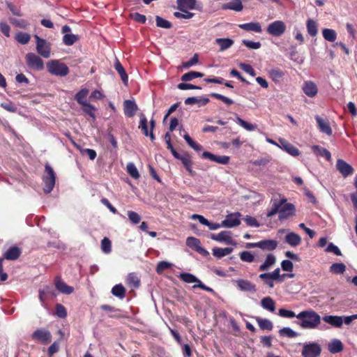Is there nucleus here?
<instances>
[{
    "mask_svg": "<svg viewBox=\"0 0 357 357\" xmlns=\"http://www.w3.org/2000/svg\"><path fill=\"white\" fill-rule=\"evenodd\" d=\"M301 321L299 326L304 329L316 328L321 322V317L315 311L310 310L302 311L296 315Z\"/></svg>",
    "mask_w": 357,
    "mask_h": 357,
    "instance_id": "nucleus-1",
    "label": "nucleus"
},
{
    "mask_svg": "<svg viewBox=\"0 0 357 357\" xmlns=\"http://www.w3.org/2000/svg\"><path fill=\"white\" fill-rule=\"evenodd\" d=\"M55 181L56 174L50 164L47 163L45 166V174L43 177L45 193L48 194L52 192L55 185Z\"/></svg>",
    "mask_w": 357,
    "mask_h": 357,
    "instance_id": "nucleus-2",
    "label": "nucleus"
},
{
    "mask_svg": "<svg viewBox=\"0 0 357 357\" xmlns=\"http://www.w3.org/2000/svg\"><path fill=\"white\" fill-rule=\"evenodd\" d=\"M48 72L54 75L64 77L69 73L68 66L58 60H52L47 63Z\"/></svg>",
    "mask_w": 357,
    "mask_h": 357,
    "instance_id": "nucleus-3",
    "label": "nucleus"
},
{
    "mask_svg": "<svg viewBox=\"0 0 357 357\" xmlns=\"http://www.w3.org/2000/svg\"><path fill=\"white\" fill-rule=\"evenodd\" d=\"M26 62L28 67L33 70L40 71L44 68V63L40 57L34 53H28L26 55Z\"/></svg>",
    "mask_w": 357,
    "mask_h": 357,
    "instance_id": "nucleus-4",
    "label": "nucleus"
},
{
    "mask_svg": "<svg viewBox=\"0 0 357 357\" xmlns=\"http://www.w3.org/2000/svg\"><path fill=\"white\" fill-rule=\"evenodd\" d=\"M286 31V24L281 20H276L269 24L266 31L274 37L281 36Z\"/></svg>",
    "mask_w": 357,
    "mask_h": 357,
    "instance_id": "nucleus-5",
    "label": "nucleus"
},
{
    "mask_svg": "<svg viewBox=\"0 0 357 357\" xmlns=\"http://www.w3.org/2000/svg\"><path fill=\"white\" fill-rule=\"evenodd\" d=\"M35 38L36 40V50L38 53L44 58H49L50 56V44L37 35L35 36Z\"/></svg>",
    "mask_w": 357,
    "mask_h": 357,
    "instance_id": "nucleus-6",
    "label": "nucleus"
},
{
    "mask_svg": "<svg viewBox=\"0 0 357 357\" xmlns=\"http://www.w3.org/2000/svg\"><path fill=\"white\" fill-rule=\"evenodd\" d=\"M33 340H35L43 344H47L52 340L50 332L44 328H39L35 331L31 335Z\"/></svg>",
    "mask_w": 357,
    "mask_h": 357,
    "instance_id": "nucleus-7",
    "label": "nucleus"
},
{
    "mask_svg": "<svg viewBox=\"0 0 357 357\" xmlns=\"http://www.w3.org/2000/svg\"><path fill=\"white\" fill-rule=\"evenodd\" d=\"M320 354L321 347L318 344L312 342L303 344L302 350L303 357H317Z\"/></svg>",
    "mask_w": 357,
    "mask_h": 357,
    "instance_id": "nucleus-8",
    "label": "nucleus"
},
{
    "mask_svg": "<svg viewBox=\"0 0 357 357\" xmlns=\"http://www.w3.org/2000/svg\"><path fill=\"white\" fill-rule=\"evenodd\" d=\"M150 126H151V131H150V132H149L148 126H147V119H146V116L143 114H142L140 115V121H139V128H141L143 134L145 136H146V137L149 136L150 139L152 141H153L155 139V135L153 132V128L155 127V120L154 119H151L150 121Z\"/></svg>",
    "mask_w": 357,
    "mask_h": 357,
    "instance_id": "nucleus-9",
    "label": "nucleus"
},
{
    "mask_svg": "<svg viewBox=\"0 0 357 357\" xmlns=\"http://www.w3.org/2000/svg\"><path fill=\"white\" fill-rule=\"evenodd\" d=\"M295 211L296 209L294 205L286 202L282 206H280L279 220H285L294 215Z\"/></svg>",
    "mask_w": 357,
    "mask_h": 357,
    "instance_id": "nucleus-10",
    "label": "nucleus"
},
{
    "mask_svg": "<svg viewBox=\"0 0 357 357\" xmlns=\"http://www.w3.org/2000/svg\"><path fill=\"white\" fill-rule=\"evenodd\" d=\"M211 238L221 243H225L227 245H236V243L231 238L230 231H222L218 234H211Z\"/></svg>",
    "mask_w": 357,
    "mask_h": 357,
    "instance_id": "nucleus-11",
    "label": "nucleus"
},
{
    "mask_svg": "<svg viewBox=\"0 0 357 357\" xmlns=\"http://www.w3.org/2000/svg\"><path fill=\"white\" fill-rule=\"evenodd\" d=\"M239 213H231L227 215L225 219L222 221L223 227L232 228L240 225Z\"/></svg>",
    "mask_w": 357,
    "mask_h": 357,
    "instance_id": "nucleus-12",
    "label": "nucleus"
},
{
    "mask_svg": "<svg viewBox=\"0 0 357 357\" xmlns=\"http://www.w3.org/2000/svg\"><path fill=\"white\" fill-rule=\"evenodd\" d=\"M336 168L344 177H347L354 172L353 167L342 159H338L337 160Z\"/></svg>",
    "mask_w": 357,
    "mask_h": 357,
    "instance_id": "nucleus-13",
    "label": "nucleus"
},
{
    "mask_svg": "<svg viewBox=\"0 0 357 357\" xmlns=\"http://www.w3.org/2000/svg\"><path fill=\"white\" fill-rule=\"evenodd\" d=\"M237 287L243 291L255 293L257 291L256 285L248 280L238 279L236 280Z\"/></svg>",
    "mask_w": 357,
    "mask_h": 357,
    "instance_id": "nucleus-14",
    "label": "nucleus"
},
{
    "mask_svg": "<svg viewBox=\"0 0 357 357\" xmlns=\"http://www.w3.org/2000/svg\"><path fill=\"white\" fill-rule=\"evenodd\" d=\"M186 245L202 255H206L208 253V252L201 246L200 241L195 237H188L186 239Z\"/></svg>",
    "mask_w": 357,
    "mask_h": 357,
    "instance_id": "nucleus-15",
    "label": "nucleus"
},
{
    "mask_svg": "<svg viewBox=\"0 0 357 357\" xmlns=\"http://www.w3.org/2000/svg\"><path fill=\"white\" fill-rule=\"evenodd\" d=\"M280 142V146L279 147L283 150H284L286 152H287L289 154H290L292 156H298L300 155L299 150L288 142L287 140L284 139H280L279 140Z\"/></svg>",
    "mask_w": 357,
    "mask_h": 357,
    "instance_id": "nucleus-16",
    "label": "nucleus"
},
{
    "mask_svg": "<svg viewBox=\"0 0 357 357\" xmlns=\"http://www.w3.org/2000/svg\"><path fill=\"white\" fill-rule=\"evenodd\" d=\"M287 199L283 197L280 199H274L271 200L272 206L271 208L268 211L266 216L271 218L276 213H279L280 206H282L286 202Z\"/></svg>",
    "mask_w": 357,
    "mask_h": 357,
    "instance_id": "nucleus-17",
    "label": "nucleus"
},
{
    "mask_svg": "<svg viewBox=\"0 0 357 357\" xmlns=\"http://www.w3.org/2000/svg\"><path fill=\"white\" fill-rule=\"evenodd\" d=\"M322 319L326 323L336 328H341L343 324V318L341 316L326 315L323 317Z\"/></svg>",
    "mask_w": 357,
    "mask_h": 357,
    "instance_id": "nucleus-18",
    "label": "nucleus"
},
{
    "mask_svg": "<svg viewBox=\"0 0 357 357\" xmlns=\"http://www.w3.org/2000/svg\"><path fill=\"white\" fill-rule=\"evenodd\" d=\"M315 119L317 122L320 131L326 135L331 136L333 133L328 120L321 119L319 116H316Z\"/></svg>",
    "mask_w": 357,
    "mask_h": 357,
    "instance_id": "nucleus-19",
    "label": "nucleus"
},
{
    "mask_svg": "<svg viewBox=\"0 0 357 357\" xmlns=\"http://www.w3.org/2000/svg\"><path fill=\"white\" fill-rule=\"evenodd\" d=\"M55 287L61 293L67 295L72 294L74 291V288L73 287L68 285L62 281L59 277L56 278Z\"/></svg>",
    "mask_w": 357,
    "mask_h": 357,
    "instance_id": "nucleus-20",
    "label": "nucleus"
},
{
    "mask_svg": "<svg viewBox=\"0 0 357 357\" xmlns=\"http://www.w3.org/2000/svg\"><path fill=\"white\" fill-rule=\"evenodd\" d=\"M124 114L128 117H132L137 110L138 109L137 105L134 101L126 100L123 103Z\"/></svg>",
    "mask_w": 357,
    "mask_h": 357,
    "instance_id": "nucleus-21",
    "label": "nucleus"
},
{
    "mask_svg": "<svg viewBox=\"0 0 357 357\" xmlns=\"http://www.w3.org/2000/svg\"><path fill=\"white\" fill-rule=\"evenodd\" d=\"M238 26L247 31H254L255 33H261L262 31L261 26L258 22H251L249 23L241 24Z\"/></svg>",
    "mask_w": 357,
    "mask_h": 357,
    "instance_id": "nucleus-22",
    "label": "nucleus"
},
{
    "mask_svg": "<svg viewBox=\"0 0 357 357\" xmlns=\"http://www.w3.org/2000/svg\"><path fill=\"white\" fill-rule=\"evenodd\" d=\"M303 91L306 96L312 98L317 93V87L314 82L307 81L304 83Z\"/></svg>",
    "mask_w": 357,
    "mask_h": 357,
    "instance_id": "nucleus-23",
    "label": "nucleus"
},
{
    "mask_svg": "<svg viewBox=\"0 0 357 357\" xmlns=\"http://www.w3.org/2000/svg\"><path fill=\"white\" fill-rule=\"evenodd\" d=\"M285 241L291 246L296 247L301 244V238L294 232H289L285 236Z\"/></svg>",
    "mask_w": 357,
    "mask_h": 357,
    "instance_id": "nucleus-24",
    "label": "nucleus"
},
{
    "mask_svg": "<svg viewBox=\"0 0 357 357\" xmlns=\"http://www.w3.org/2000/svg\"><path fill=\"white\" fill-rule=\"evenodd\" d=\"M258 248L261 250H275L278 246V242L275 240H264L258 242Z\"/></svg>",
    "mask_w": 357,
    "mask_h": 357,
    "instance_id": "nucleus-25",
    "label": "nucleus"
},
{
    "mask_svg": "<svg viewBox=\"0 0 357 357\" xmlns=\"http://www.w3.org/2000/svg\"><path fill=\"white\" fill-rule=\"evenodd\" d=\"M276 262L275 256L273 254H268L264 261L259 267L260 271H266L273 266Z\"/></svg>",
    "mask_w": 357,
    "mask_h": 357,
    "instance_id": "nucleus-26",
    "label": "nucleus"
},
{
    "mask_svg": "<svg viewBox=\"0 0 357 357\" xmlns=\"http://www.w3.org/2000/svg\"><path fill=\"white\" fill-rule=\"evenodd\" d=\"M261 306L266 310H268L271 312H275V302L274 300L270 297L266 296L261 300Z\"/></svg>",
    "mask_w": 357,
    "mask_h": 357,
    "instance_id": "nucleus-27",
    "label": "nucleus"
},
{
    "mask_svg": "<svg viewBox=\"0 0 357 357\" xmlns=\"http://www.w3.org/2000/svg\"><path fill=\"white\" fill-rule=\"evenodd\" d=\"M210 100L208 98H197L189 97L185 100V105L197 104L199 107L204 106L209 102Z\"/></svg>",
    "mask_w": 357,
    "mask_h": 357,
    "instance_id": "nucleus-28",
    "label": "nucleus"
},
{
    "mask_svg": "<svg viewBox=\"0 0 357 357\" xmlns=\"http://www.w3.org/2000/svg\"><path fill=\"white\" fill-rule=\"evenodd\" d=\"M114 68L119 74L123 84L125 85H127L128 82V76L123 66H122V64L120 63V61L118 59H116L114 63Z\"/></svg>",
    "mask_w": 357,
    "mask_h": 357,
    "instance_id": "nucleus-29",
    "label": "nucleus"
},
{
    "mask_svg": "<svg viewBox=\"0 0 357 357\" xmlns=\"http://www.w3.org/2000/svg\"><path fill=\"white\" fill-rule=\"evenodd\" d=\"M312 150L315 155L324 157L327 160L331 158V153L325 148L314 145L312 146Z\"/></svg>",
    "mask_w": 357,
    "mask_h": 357,
    "instance_id": "nucleus-30",
    "label": "nucleus"
},
{
    "mask_svg": "<svg viewBox=\"0 0 357 357\" xmlns=\"http://www.w3.org/2000/svg\"><path fill=\"white\" fill-rule=\"evenodd\" d=\"M20 250L17 247H12L4 253L3 257L8 260H15L20 257Z\"/></svg>",
    "mask_w": 357,
    "mask_h": 357,
    "instance_id": "nucleus-31",
    "label": "nucleus"
},
{
    "mask_svg": "<svg viewBox=\"0 0 357 357\" xmlns=\"http://www.w3.org/2000/svg\"><path fill=\"white\" fill-rule=\"evenodd\" d=\"M215 43L220 46V51H225L234 44V40L230 38H219L215 39Z\"/></svg>",
    "mask_w": 357,
    "mask_h": 357,
    "instance_id": "nucleus-32",
    "label": "nucleus"
},
{
    "mask_svg": "<svg viewBox=\"0 0 357 357\" xmlns=\"http://www.w3.org/2000/svg\"><path fill=\"white\" fill-rule=\"evenodd\" d=\"M255 320L261 330L272 331L273 324L269 319L257 317Z\"/></svg>",
    "mask_w": 357,
    "mask_h": 357,
    "instance_id": "nucleus-33",
    "label": "nucleus"
},
{
    "mask_svg": "<svg viewBox=\"0 0 357 357\" xmlns=\"http://www.w3.org/2000/svg\"><path fill=\"white\" fill-rule=\"evenodd\" d=\"M343 345L340 340L335 339L331 341L328 344V350L332 354H337L342 351Z\"/></svg>",
    "mask_w": 357,
    "mask_h": 357,
    "instance_id": "nucleus-34",
    "label": "nucleus"
},
{
    "mask_svg": "<svg viewBox=\"0 0 357 357\" xmlns=\"http://www.w3.org/2000/svg\"><path fill=\"white\" fill-rule=\"evenodd\" d=\"M178 8L183 11L186 8L193 9L195 6L196 0H176Z\"/></svg>",
    "mask_w": 357,
    "mask_h": 357,
    "instance_id": "nucleus-35",
    "label": "nucleus"
},
{
    "mask_svg": "<svg viewBox=\"0 0 357 357\" xmlns=\"http://www.w3.org/2000/svg\"><path fill=\"white\" fill-rule=\"evenodd\" d=\"M233 250L234 249L232 248H214L213 249V255L215 257L220 259V258L231 253Z\"/></svg>",
    "mask_w": 357,
    "mask_h": 357,
    "instance_id": "nucleus-36",
    "label": "nucleus"
},
{
    "mask_svg": "<svg viewBox=\"0 0 357 357\" xmlns=\"http://www.w3.org/2000/svg\"><path fill=\"white\" fill-rule=\"evenodd\" d=\"M243 8V3L240 1L229 2L222 6V9L224 10H232L236 12L241 11Z\"/></svg>",
    "mask_w": 357,
    "mask_h": 357,
    "instance_id": "nucleus-37",
    "label": "nucleus"
},
{
    "mask_svg": "<svg viewBox=\"0 0 357 357\" xmlns=\"http://www.w3.org/2000/svg\"><path fill=\"white\" fill-rule=\"evenodd\" d=\"M89 94V90L87 89H82L79 91H78L75 95L76 101L80 105H84L88 101L86 100V97Z\"/></svg>",
    "mask_w": 357,
    "mask_h": 357,
    "instance_id": "nucleus-38",
    "label": "nucleus"
},
{
    "mask_svg": "<svg viewBox=\"0 0 357 357\" xmlns=\"http://www.w3.org/2000/svg\"><path fill=\"white\" fill-rule=\"evenodd\" d=\"M112 294L121 299L123 298L126 295V289L121 284L114 285L112 289Z\"/></svg>",
    "mask_w": 357,
    "mask_h": 357,
    "instance_id": "nucleus-39",
    "label": "nucleus"
},
{
    "mask_svg": "<svg viewBox=\"0 0 357 357\" xmlns=\"http://www.w3.org/2000/svg\"><path fill=\"white\" fill-rule=\"evenodd\" d=\"M323 37L326 40L334 42L337 38V33L331 29H324L322 30Z\"/></svg>",
    "mask_w": 357,
    "mask_h": 357,
    "instance_id": "nucleus-40",
    "label": "nucleus"
},
{
    "mask_svg": "<svg viewBox=\"0 0 357 357\" xmlns=\"http://www.w3.org/2000/svg\"><path fill=\"white\" fill-rule=\"evenodd\" d=\"M235 121L236 123H238L239 126L243 127L244 129L248 131H253L257 128V125L255 124H251L243 119H242L241 117L237 116L236 117Z\"/></svg>",
    "mask_w": 357,
    "mask_h": 357,
    "instance_id": "nucleus-41",
    "label": "nucleus"
},
{
    "mask_svg": "<svg viewBox=\"0 0 357 357\" xmlns=\"http://www.w3.org/2000/svg\"><path fill=\"white\" fill-rule=\"evenodd\" d=\"M179 160H181L183 166L185 167L187 171L188 172H190V174H192V160H191L190 155L189 154H187V153L181 155V156L179 158Z\"/></svg>",
    "mask_w": 357,
    "mask_h": 357,
    "instance_id": "nucleus-42",
    "label": "nucleus"
},
{
    "mask_svg": "<svg viewBox=\"0 0 357 357\" xmlns=\"http://www.w3.org/2000/svg\"><path fill=\"white\" fill-rule=\"evenodd\" d=\"M330 272L334 274H343L346 266L343 263H334L330 266Z\"/></svg>",
    "mask_w": 357,
    "mask_h": 357,
    "instance_id": "nucleus-43",
    "label": "nucleus"
},
{
    "mask_svg": "<svg viewBox=\"0 0 357 357\" xmlns=\"http://www.w3.org/2000/svg\"><path fill=\"white\" fill-rule=\"evenodd\" d=\"M204 74L199 72L190 71L182 75L181 79L183 82H189L195 78L202 77Z\"/></svg>",
    "mask_w": 357,
    "mask_h": 357,
    "instance_id": "nucleus-44",
    "label": "nucleus"
},
{
    "mask_svg": "<svg viewBox=\"0 0 357 357\" xmlns=\"http://www.w3.org/2000/svg\"><path fill=\"white\" fill-rule=\"evenodd\" d=\"M82 107V110L84 113L90 116L93 120L96 119L95 112L96 111V107L87 102Z\"/></svg>",
    "mask_w": 357,
    "mask_h": 357,
    "instance_id": "nucleus-45",
    "label": "nucleus"
},
{
    "mask_svg": "<svg viewBox=\"0 0 357 357\" xmlns=\"http://www.w3.org/2000/svg\"><path fill=\"white\" fill-rule=\"evenodd\" d=\"M306 26L307 32L310 36H315L317 34V24L313 20L309 19L307 21Z\"/></svg>",
    "mask_w": 357,
    "mask_h": 357,
    "instance_id": "nucleus-46",
    "label": "nucleus"
},
{
    "mask_svg": "<svg viewBox=\"0 0 357 357\" xmlns=\"http://www.w3.org/2000/svg\"><path fill=\"white\" fill-rule=\"evenodd\" d=\"M30 38V35L24 32H18L15 35V40L22 45L27 44L29 42Z\"/></svg>",
    "mask_w": 357,
    "mask_h": 357,
    "instance_id": "nucleus-47",
    "label": "nucleus"
},
{
    "mask_svg": "<svg viewBox=\"0 0 357 357\" xmlns=\"http://www.w3.org/2000/svg\"><path fill=\"white\" fill-rule=\"evenodd\" d=\"M127 172L129 174V175L135 178V179H138L140 176L139 175V173L136 167V166L135 165L134 163L132 162H130L127 165Z\"/></svg>",
    "mask_w": 357,
    "mask_h": 357,
    "instance_id": "nucleus-48",
    "label": "nucleus"
},
{
    "mask_svg": "<svg viewBox=\"0 0 357 357\" xmlns=\"http://www.w3.org/2000/svg\"><path fill=\"white\" fill-rule=\"evenodd\" d=\"M268 74L274 82L280 81V79L284 76V73L278 68L270 70Z\"/></svg>",
    "mask_w": 357,
    "mask_h": 357,
    "instance_id": "nucleus-49",
    "label": "nucleus"
},
{
    "mask_svg": "<svg viewBox=\"0 0 357 357\" xmlns=\"http://www.w3.org/2000/svg\"><path fill=\"white\" fill-rule=\"evenodd\" d=\"M79 39L78 36L75 34H65L63 37V42L66 45L70 46L73 45Z\"/></svg>",
    "mask_w": 357,
    "mask_h": 357,
    "instance_id": "nucleus-50",
    "label": "nucleus"
},
{
    "mask_svg": "<svg viewBox=\"0 0 357 357\" xmlns=\"http://www.w3.org/2000/svg\"><path fill=\"white\" fill-rule=\"evenodd\" d=\"M128 284L130 286L137 288L139 286V280L134 273H130L126 279Z\"/></svg>",
    "mask_w": 357,
    "mask_h": 357,
    "instance_id": "nucleus-51",
    "label": "nucleus"
},
{
    "mask_svg": "<svg viewBox=\"0 0 357 357\" xmlns=\"http://www.w3.org/2000/svg\"><path fill=\"white\" fill-rule=\"evenodd\" d=\"M178 277L182 281L186 283H194L197 281V277L188 273H182Z\"/></svg>",
    "mask_w": 357,
    "mask_h": 357,
    "instance_id": "nucleus-52",
    "label": "nucleus"
},
{
    "mask_svg": "<svg viewBox=\"0 0 357 357\" xmlns=\"http://www.w3.org/2000/svg\"><path fill=\"white\" fill-rule=\"evenodd\" d=\"M239 257L242 261L251 263L255 261L254 255L249 251H243L240 252Z\"/></svg>",
    "mask_w": 357,
    "mask_h": 357,
    "instance_id": "nucleus-53",
    "label": "nucleus"
},
{
    "mask_svg": "<svg viewBox=\"0 0 357 357\" xmlns=\"http://www.w3.org/2000/svg\"><path fill=\"white\" fill-rule=\"evenodd\" d=\"M271 161V156L259 158L252 162V165L259 167H266Z\"/></svg>",
    "mask_w": 357,
    "mask_h": 357,
    "instance_id": "nucleus-54",
    "label": "nucleus"
},
{
    "mask_svg": "<svg viewBox=\"0 0 357 357\" xmlns=\"http://www.w3.org/2000/svg\"><path fill=\"white\" fill-rule=\"evenodd\" d=\"M156 26L164 29H170L172 27V23L167 20L162 18L160 16L155 17Z\"/></svg>",
    "mask_w": 357,
    "mask_h": 357,
    "instance_id": "nucleus-55",
    "label": "nucleus"
},
{
    "mask_svg": "<svg viewBox=\"0 0 357 357\" xmlns=\"http://www.w3.org/2000/svg\"><path fill=\"white\" fill-rule=\"evenodd\" d=\"M279 333L281 336H285L288 337H294L298 335V333L293 331L289 327H284L279 331Z\"/></svg>",
    "mask_w": 357,
    "mask_h": 357,
    "instance_id": "nucleus-56",
    "label": "nucleus"
},
{
    "mask_svg": "<svg viewBox=\"0 0 357 357\" xmlns=\"http://www.w3.org/2000/svg\"><path fill=\"white\" fill-rule=\"evenodd\" d=\"M210 96L222 101L227 105H231L234 103L233 100H231V98H227V97H226L223 95H221L220 93H211L210 94Z\"/></svg>",
    "mask_w": 357,
    "mask_h": 357,
    "instance_id": "nucleus-57",
    "label": "nucleus"
},
{
    "mask_svg": "<svg viewBox=\"0 0 357 357\" xmlns=\"http://www.w3.org/2000/svg\"><path fill=\"white\" fill-rule=\"evenodd\" d=\"M101 249L103 252L108 254L111 252L112 248H111V241L110 240L105 237L102 241H101Z\"/></svg>",
    "mask_w": 357,
    "mask_h": 357,
    "instance_id": "nucleus-58",
    "label": "nucleus"
},
{
    "mask_svg": "<svg viewBox=\"0 0 357 357\" xmlns=\"http://www.w3.org/2000/svg\"><path fill=\"white\" fill-rule=\"evenodd\" d=\"M128 216L130 221L134 225L138 224L141 220L140 215L137 213L132 211H128Z\"/></svg>",
    "mask_w": 357,
    "mask_h": 357,
    "instance_id": "nucleus-59",
    "label": "nucleus"
},
{
    "mask_svg": "<svg viewBox=\"0 0 357 357\" xmlns=\"http://www.w3.org/2000/svg\"><path fill=\"white\" fill-rule=\"evenodd\" d=\"M55 314L59 318H66L67 316L66 309L63 305L58 303L56 305Z\"/></svg>",
    "mask_w": 357,
    "mask_h": 357,
    "instance_id": "nucleus-60",
    "label": "nucleus"
},
{
    "mask_svg": "<svg viewBox=\"0 0 357 357\" xmlns=\"http://www.w3.org/2000/svg\"><path fill=\"white\" fill-rule=\"evenodd\" d=\"M278 315L281 317H284V318H293L294 317H296V314L294 312L291 311V310H287V309H284V308H281L278 310Z\"/></svg>",
    "mask_w": 357,
    "mask_h": 357,
    "instance_id": "nucleus-61",
    "label": "nucleus"
},
{
    "mask_svg": "<svg viewBox=\"0 0 357 357\" xmlns=\"http://www.w3.org/2000/svg\"><path fill=\"white\" fill-rule=\"evenodd\" d=\"M9 20L10 23L19 28L25 29L28 25V23L24 20L10 17Z\"/></svg>",
    "mask_w": 357,
    "mask_h": 357,
    "instance_id": "nucleus-62",
    "label": "nucleus"
},
{
    "mask_svg": "<svg viewBox=\"0 0 357 357\" xmlns=\"http://www.w3.org/2000/svg\"><path fill=\"white\" fill-rule=\"evenodd\" d=\"M242 43L244 45H245L248 48L251 50H257L259 49L261 46L260 42H254L248 40H243Z\"/></svg>",
    "mask_w": 357,
    "mask_h": 357,
    "instance_id": "nucleus-63",
    "label": "nucleus"
},
{
    "mask_svg": "<svg viewBox=\"0 0 357 357\" xmlns=\"http://www.w3.org/2000/svg\"><path fill=\"white\" fill-rule=\"evenodd\" d=\"M325 251L326 252H333L334 255H335L337 256L342 255V252H341L340 250L338 248L337 246L334 245L333 243H330L328 245V246L326 248Z\"/></svg>",
    "mask_w": 357,
    "mask_h": 357,
    "instance_id": "nucleus-64",
    "label": "nucleus"
}]
</instances>
